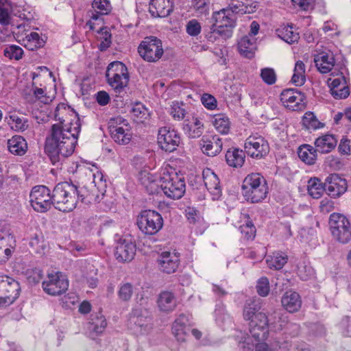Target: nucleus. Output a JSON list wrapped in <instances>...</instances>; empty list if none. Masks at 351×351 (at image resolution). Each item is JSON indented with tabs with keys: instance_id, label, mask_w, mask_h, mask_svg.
<instances>
[{
	"instance_id": "obj_26",
	"label": "nucleus",
	"mask_w": 351,
	"mask_h": 351,
	"mask_svg": "<svg viewBox=\"0 0 351 351\" xmlns=\"http://www.w3.org/2000/svg\"><path fill=\"white\" fill-rule=\"evenodd\" d=\"M282 306L289 313H295L300 310L302 300L300 295L292 291H287L281 299Z\"/></svg>"
},
{
	"instance_id": "obj_16",
	"label": "nucleus",
	"mask_w": 351,
	"mask_h": 351,
	"mask_svg": "<svg viewBox=\"0 0 351 351\" xmlns=\"http://www.w3.org/2000/svg\"><path fill=\"white\" fill-rule=\"evenodd\" d=\"M193 323L190 316L182 313L175 320L172 327V332L178 341H185L186 337L189 335Z\"/></svg>"
},
{
	"instance_id": "obj_34",
	"label": "nucleus",
	"mask_w": 351,
	"mask_h": 351,
	"mask_svg": "<svg viewBox=\"0 0 351 351\" xmlns=\"http://www.w3.org/2000/svg\"><path fill=\"white\" fill-rule=\"evenodd\" d=\"M337 143V140L333 135L326 134L315 140V149L322 154L328 153L336 147Z\"/></svg>"
},
{
	"instance_id": "obj_13",
	"label": "nucleus",
	"mask_w": 351,
	"mask_h": 351,
	"mask_svg": "<svg viewBox=\"0 0 351 351\" xmlns=\"http://www.w3.org/2000/svg\"><path fill=\"white\" fill-rule=\"evenodd\" d=\"M304 95L294 88L284 90L280 94V101L287 108L293 111L302 110L304 107Z\"/></svg>"
},
{
	"instance_id": "obj_6",
	"label": "nucleus",
	"mask_w": 351,
	"mask_h": 351,
	"mask_svg": "<svg viewBox=\"0 0 351 351\" xmlns=\"http://www.w3.org/2000/svg\"><path fill=\"white\" fill-rule=\"evenodd\" d=\"M163 218L161 215L153 210H142L137 217L136 224L145 234L154 235L163 226Z\"/></svg>"
},
{
	"instance_id": "obj_25",
	"label": "nucleus",
	"mask_w": 351,
	"mask_h": 351,
	"mask_svg": "<svg viewBox=\"0 0 351 351\" xmlns=\"http://www.w3.org/2000/svg\"><path fill=\"white\" fill-rule=\"evenodd\" d=\"M110 132L113 140L120 145L128 144L132 138L130 126L127 123L125 124V128L123 126L111 125L110 126Z\"/></svg>"
},
{
	"instance_id": "obj_46",
	"label": "nucleus",
	"mask_w": 351,
	"mask_h": 351,
	"mask_svg": "<svg viewBox=\"0 0 351 351\" xmlns=\"http://www.w3.org/2000/svg\"><path fill=\"white\" fill-rule=\"evenodd\" d=\"M230 121L227 116L223 114L214 117L213 125L218 132L221 134H228L230 130Z\"/></svg>"
},
{
	"instance_id": "obj_19",
	"label": "nucleus",
	"mask_w": 351,
	"mask_h": 351,
	"mask_svg": "<svg viewBox=\"0 0 351 351\" xmlns=\"http://www.w3.org/2000/svg\"><path fill=\"white\" fill-rule=\"evenodd\" d=\"M136 245L126 239H120L115 248L114 256L120 262L131 261L136 254Z\"/></svg>"
},
{
	"instance_id": "obj_14",
	"label": "nucleus",
	"mask_w": 351,
	"mask_h": 351,
	"mask_svg": "<svg viewBox=\"0 0 351 351\" xmlns=\"http://www.w3.org/2000/svg\"><path fill=\"white\" fill-rule=\"evenodd\" d=\"M348 188L347 181L339 174L332 173L325 180L324 189L328 195L337 197L344 193Z\"/></svg>"
},
{
	"instance_id": "obj_35",
	"label": "nucleus",
	"mask_w": 351,
	"mask_h": 351,
	"mask_svg": "<svg viewBox=\"0 0 351 351\" xmlns=\"http://www.w3.org/2000/svg\"><path fill=\"white\" fill-rule=\"evenodd\" d=\"M245 153L237 148L229 149L226 154V160L228 165L233 167H241L245 162Z\"/></svg>"
},
{
	"instance_id": "obj_21",
	"label": "nucleus",
	"mask_w": 351,
	"mask_h": 351,
	"mask_svg": "<svg viewBox=\"0 0 351 351\" xmlns=\"http://www.w3.org/2000/svg\"><path fill=\"white\" fill-rule=\"evenodd\" d=\"M173 0H151L149 10L154 17H166L173 11Z\"/></svg>"
},
{
	"instance_id": "obj_12",
	"label": "nucleus",
	"mask_w": 351,
	"mask_h": 351,
	"mask_svg": "<svg viewBox=\"0 0 351 351\" xmlns=\"http://www.w3.org/2000/svg\"><path fill=\"white\" fill-rule=\"evenodd\" d=\"M68 287V280L60 273L48 274L47 279L43 282L45 292L51 295H61Z\"/></svg>"
},
{
	"instance_id": "obj_36",
	"label": "nucleus",
	"mask_w": 351,
	"mask_h": 351,
	"mask_svg": "<svg viewBox=\"0 0 351 351\" xmlns=\"http://www.w3.org/2000/svg\"><path fill=\"white\" fill-rule=\"evenodd\" d=\"M299 158L308 165H313L317 159V150L310 145L304 144L298 148Z\"/></svg>"
},
{
	"instance_id": "obj_23",
	"label": "nucleus",
	"mask_w": 351,
	"mask_h": 351,
	"mask_svg": "<svg viewBox=\"0 0 351 351\" xmlns=\"http://www.w3.org/2000/svg\"><path fill=\"white\" fill-rule=\"evenodd\" d=\"M261 325L250 323L249 330L252 337L256 342L263 341L267 339L269 335L268 319L266 315H260Z\"/></svg>"
},
{
	"instance_id": "obj_56",
	"label": "nucleus",
	"mask_w": 351,
	"mask_h": 351,
	"mask_svg": "<svg viewBox=\"0 0 351 351\" xmlns=\"http://www.w3.org/2000/svg\"><path fill=\"white\" fill-rule=\"evenodd\" d=\"M25 276L30 283L36 284L42 278V271L38 268L28 269L25 271Z\"/></svg>"
},
{
	"instance_id": "obj_44",
	"label": "nucleus",
	"mask_w": 351,
	"mask_h": 351,
	"mask_svg": "<svg viewBox=\"0 0 351 351\" xmlns=\"http://www.w3.org/2000/svg\"><path fill=\"white\" fill-rule=\"evenodd\" d=\"M324 189V184L323 185L320 180L317 178H311L308 182V191L311 196L315 199L319 198Z\"/></svg>"
},
{
	"instance_id": "obj_38",
	"label": "nucleus",
	"mask_w": 351,
	"mask_h": 351,
	"mask_svg": "<svg viewBox=\"0 0 351 351\" xmlns=\"http://www.w3.org/2000/svg\"><path fill=\"white\" fill-rule=\"evenodd\" d=\"M276 32L278 36L289 44L297 42L300 38L299 34L293 30L292 25L282 26Z\"/></svg>"
},
{
	"instance_id": "obj_29",
	"label": "nucleus",
	"mask_w": 351,
	"mask_h": 351,
	"mask_svg": "<svg viewBox=\"0 0 351 351\" xmlns=\"http://www.w3.org/2000/svg\"><path fill=\"white\" fill-rule=\"evenodd\" d=\"M211 20L213 23L210 26L215 27H234L235 22L229 13L228 9H221L213 14Z\"/></svg>"
},
{
	"instance_id": "obj_28",
	"label": "nucleus",
	"mask_w": 351,
	"mask_h": 351,
	"mask_svg": "<svg viewBox=\"0 0 351 351\" xmlns=\"http://www.w3.org/2000/svg\"><path fill=\"white\" fill-rule=\"evenodd\" d=\"M233 27L210 26L206 33V38L212 43L215 42L218 39L226 40L232 37Z\"/></svg>"
},
{
	"instance_id": "obj_3",
	"label": "nucleus",
	"mask_w": 351,
	"mask_h": 351,
	"mask_svg": "<svg viewBox=\"0 0 351 351\" xmlns=\"http://www.w3.org/2000/svg\"><path fill=\"white\" fill-rule=\"evenodd\" d=\"M241 189L245 199L253 204L262 202L268 193L266 180L259 173L247 176L243 182Z\"/></svg>"
},
{
	"instance_id": "obj_39",
	"label": "nucleus",
	"mask_w": 351,
	"mask_h": 351,
	"mask_svg": "<svg viewBox=\"0 0 351 351\" xmlns=\"http://www.w3.org/2000/svg\"><path fill=\"white\" fill-rule=\"evenodd\" d=\"M11 128L17 132H23L28 128V121L25 117H19L17 114H10L5 118Z\"/></svg>"
},
{
	"instance_id": "obj_40",
	"label": "nucleus",
	"mask_w": 351,
	"mask_h": 351,
	"mask_svg": "<svg viewBox=\"0 0 351 351\" xmlns=\"http://www.w3.org/2000/svg\"><path fill=\"white\" fill-rule=\"evenodd\" d=\"M305 81V65L302 61L298 60L296 62L295 64L291 82L295 86H302L304 84Z\"/></svg>"
},
{
	"instance_id": "obj_53",
	"label": "nucleus",
	"mask_w": 351,
	"mask_h": 351,
	"mask_svg": "<svg viewBox=\"0 0 351 351\" xmlns=\"http://www.w3.org/2000/svg\"><path fill=\"white\" fill-rule=\"evenodd\" d=\"M99 33L101 34V43L99 44V49L100 51H106L111 44V34L108 31L106 27L100 29Z\"/></svg>"
},
{
	"instance_id": "obj_41",
	"label": "nucleus",
	"mask_w": 351,
	"mask_h": 351,
	"mask_svg": "<svg viewBox=\"0 0 351 351\" xmlns=\"http://www.w3.org/2000/svg\"><path fill=\"white\" fill-rule=\"evenodd\" d=\"M108 83L113 88L116 92L121 93L123 88L128 85L129 81V74L118 75V77L106 76Z\"/></svg>"
},
{
	"instance_id": "obj_10",
	"label": "nucleus",
	"mask_w": 351,
	"mask_h": 351,
	"mask_svg": "<svg viewBox=\"0 0 351 351\" xmlns=\"http://www.w3.org/2000/svg\"><path fill=\"white\" fill-rule=\"evenodd\" d=\"M16 241L9 226L0 225V263H5L11 256Z\"/></svg>"
},
{
	"instance_id": "obj_47",
	"label": "nucleus",
	"mask_w": 351,
	"mask_h": 351,
	"mask_svg": "<svg viewBox=\"0 0 351 351\" xmlns=\"http://www.w3.org/2000/svg\"><path fill=\"white\" fill-rule=\"evenodd\" d=\"M303 125L308 129L316 130L323 127L313 112H308L304 114L302 119Z\"/></svg>"
},
{
	"instance_id": "obj_30",
	"label": "nucleus",
	"mask_w": 351,
	"mask_h": 351,
	"mask_svg": "<svg viewBox=\"0 0 351 351\" xmlns=\"http://www.w3.org/2000/svg\"><path fill=\"white\" fill-rule=\"evenodd\" d=\"M183 130L189 138H198L203 133L204 125L199 119L193 117L191 121L184 120Z\"/></svg>"
},
{
	"instance_id": "obj_7",
	"label": "nucleus",
	"mask_w": 351,
	"mask_h": 351,
	"mask_svg": "<svg viewBox=\"0 0 351 351\" xmlns=\"http://www.w3.org/2000/svg\"><path fill=\"white\" fill-rule=\"evenodd\" d=\"M138 52L145 61L156 62L164 53L162 41L156 36L145 37L140 43Z\"/></svg>"
},
{
	"instance_id": "obj_63",
	"label": "nucleus",
	"mask_w": 351,
	"mask_h": 351,
	"mask_svg": "<svg viewBox=\"0 0 351 351\" xmlns=\"http://www.w3.org/2000/svg\"><path fill=\"white\" fill-rule=\"evenodd\" d=\"M210 0H192V5L201 14H205L208 10Z\"/></svg>"
},
{
	"instance_id": "obj_60",
	"label": "nucleus",
	"mask_w": 351,
	"mask_h": 351,
	"mask_svg": "<svg viewBox=\"0 0 351 351\" xmlns=\"http://www.w3.org/2000/svg\"><path fill=\"white\" fill-rule=\"evenodd\" d=\"M330 93L334 98L341 99L346 98L350 95V90L346 84H342V87L334 89Z\"/></svg>"
},
{
	"instance_id": "obj_18",
	"label": "nucleus",
	"mask_w": 351,
	"mask_h": 351,
	"mask_svg": "<svg viewBox=\"0 0 351 351\" xmlns=\"http://www.w3.org/2000/svg\"><path fill=\"white\" fill-rule=\"evenodd\" d=\"M202 178L205 186L212 195V199L213 200L219 199L221 196L222 191L217 176L210 169H207L203 171Z\"/></svg>"
},
{
	"instance_id": "obj_15",
	"label": "nucleus",
	"mask_w": 351,
	"mask_h": 351,
	"mask_svg": "<svg viewBox=\"0 0 351 351\" xmlns=\"http://www.w3.org/2000/svg\"><path fill=\"white\" fill-rule=\"evenodd\" d=\"M180 141L178 133L169 128H161L158 134V143L160 148L166 152H171L176 149Z\"/></svg>"
},
{
	"instance_id": "obj_57",
	"label": "nucleus",
	"mask_w": 351,
	"mask_h": 351,
	"mask_svg": "<svg viewBox=\"0 0 351 351\" xmlns=\"http://www.w3.org/2000/svg\"><path fill=\"white\" fill-rule=\"evenodd\" d=\"M256 291L259 295L265 297L269 292V284L267 278H261L256 285Z\"/></svg>"
},
{
	"instance_id": "obj_50",
	"label": "nucleus",
	"mask_w": 351,
	"mask_h": 351,
	"mask_svg": "<svg viewBox=\"0 0 351 351\" xmlns=\"http://www.w3.org/2000/svg\"><path fill=\"white\" fill-rule=\"evenodd\" d=\"M4 56L10 59L16 60L22 58L23 50L21 47L16 45H10L7 47L3 51Z\"/></svg>"
},
{
	"instance_id": "obj_42",
	"label": "nucleus",
	"mask_w": 351,
	"mask_h": 351,
	"mask_svg": "<svg viewBox=\"0 0 351 351\" xmlns=\"http://www.w3.org/2000/svg\"><path fill=\"white\" fill-rule=\"evenodd\" d=\"M260 303L256 300H247L243 308V317L245 320L254 319L260 310Z\"/></svg>"
},
{
	"instance_id": "obj_62",
	"label": "nucleus",
	"mask_w": 351,
	"mask_h": 351,
	"mask_svg": "<svg viewBox=\"0 0 351 351\" xmlns=\"http://www.w3.org/2000/svg\"><path fill=\"white\" fill-rule=\"evenodd\" d=\"M326 162L333 170H339L344 165L343 162L339 158L332 155L328 156L326 158Z\"/></svg>"
},
{
	"instance_id": "obj_51",
	"label": "nucleus",
	"mask_w": 351,
	"mask_h": 351,
	"mask_svg": "<svg viewBox=\"0 0 351 351\" xmlns=\"http://www.w3.org/2000/svg\"><path fill=\"white\" fill-rule=\"evenodd\" d=\"M261 77L263 81L268 85L275 84L277 78L275 71L271 68L262 69L261 71Z\"/></svg>"
},
{
	"instance_id": "obj_9",
	"label": "nucleus",
	"mask_w": 351,
	"mask_h": 351,
	"mask_svg": "<svg viewBox=\"0 0 351 351\" xmlns=\"http://www.w3.org/2000/svg\"><path fill=\"white\" fill-rule=\"evenodd\" d=\"M21 287L14 279L7 276H0V308L12 304L19 295Z\"/></svg>"
},
{
	"instance_id": "obj_54",
	"label": "nucleus",
	"mask_w": 351,
	"mask_h": 351,
	"mask_svg": "<svg viewBox=\"0 0 351 351\" xmlns=\"http://www.w3.org/2000/svg\"><path fill=\"white\" fill-rule=\"evenodd\" d=\"M184 105L182 103L173 102L171 107V114L174 119L178 120L183 119L186 114V111L184 108Z\"/></svg>"
},
{
	"instance_id": "obj_22",
	"label": "nucleus",
	"mask_w": 351,
	"mask_h": 351,
	"mask_svg": "<svg viewBox=\"0 0 351 351\" xmlns=\"http://www.w3.org/2000/svg\"><path fill=\"white\" fill-rule=\"evenodd\" d=\"M200 146L204 154L215 156L221 151L222 142L216 135L204 136L200 141Z\"/></svg>"
},
{
	"instance_id": "obj_11",
	"label": "nucleus",
	"mask_w": 351,
	"mask_h": 351,
	"mask_svg": "<svg viewBox=\"0 0 351 351\" xmlns=\"http://www.w3.org/2000/svg\"><path fill=\"white\" fill-rule=\"evenodd\" d=\"M246 153L252 158H261L269 152L267 141L261 136L255 134L250 136L245 143Z\"/></svg>"
},
{
	"instance_id": "obj_64",
	"label": "nucleus",
	"mask_w": 351,
	"mask_h": 351,
	"mask_svg": "<svg viewBox=\"0 0 351 351\" xmlns=\"http://www.w3.org/2000/svg\"><path fill=\"white\" fill-rule=\"evenodd\" d=\"M271 346L274 351H288L291 346V343L289 341L275 340L272 342Z\"/></svg>"
},
{
	"instance_id": "obj_58",
	"label": "nucleus",
	"mask_w": 351,
	"mask_h": 351,
	"mask_svg": "<svg viewBox=\"0 0 351 351\" xmlns=\"http://www.w3.org/2000/svg\"><path fill=\"white\" fill-rule=\"evenodd\" d=\"M226 9L229 10V13L231 14L232 13L244 14L252 11L251 6L245 5L243 3L230 4Z\"/></svg>"
},
{
	"instance_id": "obj_33",
	"label": "nucleus",
	"mask_w": 351,
	"mask_h": 351,
	"mask_svg": "<svg viewBox=\"0 0 351 351\" xmlns=\"http://www.w3.org/2000/svg\"><path fill=\"white\" fill-rule=\"evenodd\" d=\"M8 150L14 155L23 156L27 150L25 139L19 135H14L8 141Z\"/></svg>"
},
{
	"instance_id": "obj_27",
	"label": "nucleus",
	"mask_w": 351,
	"mask_h": 351,
	"mask_svg": "<svg viewBox=\"0 0 351 351\" xmlns=\"http://www.w3.org/2000/svg\"><path fill=\"white\" fill-rule=\"evenodd\" d=\"M314 61L318 71L322 73L330 72L335 66V58L332 53H319L315 56Z\"/></svg>"
},
{
	"instance_id": "obj_48",
	"label": "nucleus",
	"mask_w": 351,
	"mask_h": 351,
	"mask_svg": "<svg viewBox=\"0 0 351 351\" xmlns=\"http://www.w3.org/2000/svg\"><path fill=\"white\" fill-rule=\"evenodd\" d=\"M239 230L245 239L250 240L255 237L256 230L252 221H247L245 224L240 226Z\"/></svg>"
},
{
	"instance_id": "obj_59",
	"label": "nucleus",
	"mask_w": 351,
	"mask_h": 351,
	"mask_svg": "<svg viewBox=\"0 0 351 351\" xmlns=\"http://www.w3.org/2000/svg\"><path fill=\"white\" fill-rule=\"evenodd\" d=\"M201 101L204 107L209 110H214L217 107V100L210 94L204 93L202 95Z\"/></svg>"
},
{
	"instance_id": "obj_31",
	"label": "nucleus",
	"mask_w": 351,
	"mask_h": 351,
	"mask_svg": "<svg viewBox=\"0 0 351 351\" xmlns=\"http://www.w3.org/2000/svg\"><path fill=\"white\" fill-rule=\"evenodd\" d=\"M157 304L161 311L170 312L176 307V298L172 292L162 291L158 295Z\"/></svg>"
},
{
	"instance_id": "obj_45",
	"label": "nucleus",
	"mask_w": 351,
	"mask_h": 351,
	"mask_svg": "<svg viewBox=\"0 0 351 351\" xmlns=\"http://www.w3.org/2000/svg\"><path fill=\"white\" fill-rule=\"evenodd\" d=\"M288 260L287 255H282L280 253H275L273 256L267 258V263L269 268L274 269H280L287 263Z\"/></svg>"
},
{
	"instance_id": "obj_17",
	"label": "nucleus",
	"mask_w": 351,
	"mask_h": 351,
	"mask_svg": "<svg viewBox=\"0 0 351 351\" xmlns=\"http://www.w3.org/2000/svg\"><path fill=\"white\" fill-rule=\"evenodd\" d=\"M105 192V190L99 191L96 185L91 184L89 187L77 186L78 201L80 200L84 204L99 203L104 196Z\"/></svg>"
},
{
	"instance_id": "obj_4",
	"label": "nucleus",
	"mask_w": 351,
	"mask_h": 351,
	"mask_svg": "<svg viewBox=\"0 0 351 351\" xmlns=\"http://www.w3.org/2000/svg\"><path fill=\"white\" fill-rule=\"evenodd\" d=\"M160 191L171 199H180L185 193V181L176 172L164 173L160 179Z\"/></svg>"
},
{
	"instance_id": "obj_5",
	"label": "nucleus",
	"mask_w": 351,
	"mask_h": 351,
	"mask_svg": "<svg viewBox=\"0 0 351 351\" xmlns=\"http://www.w3.org/2000/svg\"><path fill=\"white\" fill-rule=\"evenodd\" d=\"M328 224L331 234L335 241L346 244L351 240V224L346 216L333 213L330 215Z\"/></svg>"
},
{
	"instance_id": "obj_55",
	"label": "nucleus",
	"mask_w": 351,
	"mask_h": 351,
	"mask_svg": "<svg viewBox=\"0 0 351 351\" xmlns=\"http://www.w3.org/2000/svg\"><path fill=\"white\" fill-rule=\"evenodd\" d=\"M92 330L96 334H101L103 332L104 328H106L107 323L104 317L99 314V315H96L95 319L94 318L92 319Z\"/></svg>"
},
{
	"instance_id": "obj_37",
	"label": "nucleus",
	"mask_w": 351,
	"mask_h": 351,
	"mask_svg": "<svg viewBox=\"0 0 351 351\" xmlns=\"http://www.w3.org/2000/svg\"><path fill=\"white\" fill-rule=\"evenodd\" d=\"M148 314L149 313L146 310L135 308L131 313L130 322L140 328L147 326L151 321Z\"/></svg>"
},
{
	"instance_id": "obj_49",
	"label": "nucleus",
	"mask_w": 351,
	"mask_h": 351,
	"mask_svg": "<svg viewBox=\"0 0 351 351\" xmlns=\"http://www.w3.org/2000/svg\"><path fill=\"white\" fill-rule=\"evenodd\" d=\"M92 8L101 15L108 14L111 10V5L108 0H94Z\"/></svg>"
},
{
	"instance_id": "obj_8",
	"label": "nucleus",
	"mask_w": 351,
	"mask_h": 351,
	"mask_svg": "<svg viewBox=\"0 0 351 351\" xmlns=\"http://www.w3.org/2000/svg\"><path fill=\"white\" fill-rule=\"evenodd\" d=\"M29 202L33 209L38 213H45L53 206L52 193L49 189L44 185H38L32 188L29 194Z\"/></svg>"
},
{
	"instance_id": "obj_52",
	"label": "nucleus",
	"mask_w": 351,
	"mask_h": 351,
	"mask_svg": "<svg viewBox=\"0 0 351 351\" xmlns=\"http://www.w3.org/2000/svg\"><path fill=\"white\" fill-rule=\"evenodd\" d=\"M133 294V286L131 283L127 282L121 285L118 295L120 300L126 302L130 300Z\"/></svg>"
},
{
	"instance_id": "obj_1",
	"label": "nucleus",
	"mask_w": 351,
	"mask_h": 351,
	"mask_svg": "<svg viewBox=\"0 0 351 351\" xmlns=\"http://www.w3.org/2000/svg\"><path fill=\"white\" fill-rule=\"evenodd\" d=\"M66 110L67 108L64 104H59L56 107L54 117L59 123L52 125L50 135L45 141V152L53 165H56L73 153L81 130L80 117L74 111L72 112L74 120L70 122V126L66 127L64 125L66 119L60 114Z\"/></svg>"
},
{
	"instance_id": "obj_2",
	"label": "nucleus",
	"mask_w": 351,
	"mask_h": 351,
	"mask_svg": "<svg viewBox=\"0 0 351 351\" xmlns=\"http://www.w3.org/2000/svg\"><path fill=\"white\" fill-rule=\"evenodd\" d=\"M77 186L72 182L57 184L52 191L53 206L62 212L73 210L78 203Z\"/></svg>"
},
{
	"instance_id": "obj_20",
	"label": "nucleus",
	"mask_w": 351,
	"mask_h": 351,
	"mask_svg": "<svg viewBox=\"0 0 351 351\" xmlns=\"http://www.w3.org/2000/svg\"><path fill=\"white\" fill-rule=\"evenodd\" d=\"M160 269L167 274L174 273L179 265L180 259L176 253L163 252L157 259Z\"/></svg>"
},
{
	"instance_id": "obj_61",
	"label": "nucleus",
	"mask_w": 351,
	"mask_h": 351,
	"mask_svg": "<svg viewBox=\"0 0 351 351\" xmlns=\"http://www.w3.org/2000/svg\"><path fill=\"white\" fill-rule=\"evenodd\" d=\"M201 31V25L197 21L193 19L188 22L186 25V32L192 36H197Z\"/></svg>"
},
{
	"instance_id": "obj_24",
	"label": "nucleus",
	"mask_w": 351,
	"mask_h": 351,
	"mask_svg": "<svg viewBox=\"0 0 351 351\" xmlns=\"http://www.w3.org/2000/svg\"><path fill=\"white\" fill-rule=\"evenodd\" d=\"M138 180L148 194L153 195L160 191V184L158 183L156 176L152 173L146 171H141L138 174Z\"/></svg>"
},
{
	"instance_id": "obj_32",
	"label": "nucleus",
	"mask_w": 351,
	"mask_h": 351,
	"mask_svg": "<svg viewBox=\"0 0 351 351\" xmlns=\"http://www.w3.org/2000/svg\"><path fill=\"white\" fill-rule=\"evenodd\" d=\"M238 49L243 56L252 58L256 49V39L250 36H245L238 43Z\"/></svg>"
},
{
	"instance_id": "obj_43",
	"label": "nucleus",
	"mask_w": 351,
	"mask_h": 351,
	"mask_svg": "<svg viewBox=\"0 0 351 351\" xmlns=\"http://www.w3.org/2000/svg\"><path fill=\"white\" fill-rule=\"evenodd\" d=\"M128 74V68L121 62L115 61L108 64L106 76L118 77V75L123 76Z\"/></svg>"
}]
</instances>
